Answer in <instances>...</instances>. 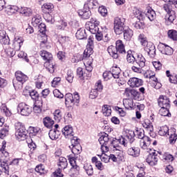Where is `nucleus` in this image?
<instances>
[{
	"instance_id": "42",
	"label": "nucleus",
	"mask_w": 177,
	"mask_h": 177,
	"mask_svg": "<svg viewBox=\"0 0 177 177\" xmlns=\"http://www.w3.org/2000/svg\"><path fill=\"white\" fill-rule=\"evenodd\" d=\"M177 140V135L175 133V131H170V133L169 135V142L171 145H175Z\"/></svg>"
},
{
	"instance_id": "50",
	"label": "nucleus",
	"mask_w": 177,
	"mask_h": 177,
	"mask_svg": "<svg viewBox=\"0 0 177 177\" xmlns=\"http://www.w3.org/2000/svg\"><path fill=\"white\" fill-rule=\"evenodd\" d=\"M125 139H127V140H129L130 143H133V142L135 141V132L130 131L129 133H127L125 136Z\"/></svg>"
},
{
	"instance_id": "33",
	"label": "nucleus",
	"mask_w": 177,
	"mask_h": 177,
	"mask_svg": "<svg viewBox=\"0 0 177 177\" xmlns=\"http://www.w3.org/2000/svg\"><path fill=\"white\" fill-rule=\"evenodd\" d=\"M44 67L50 73V74H53L55 73V64H53V60L52 62H44Z\"/></svg>"
},
{
	"instance_id": "51",
	"label": "nucleus",
	"mask_w": 177,
	"mask_h": 177,
	"mask_svg": "<svg viewBox=\"0 0 177 177\" xmlns=\"http://www.w3.org/2000/svg\"><path fill=\"white\" fill-rule=\"evenodd\" d=\"M136 134L137 137L138 139H140V140L145 139V138H149L148 136H145V130H143V129H137Z\"/></svg>"
},
{
	"instance_id": "9",
	"label": "nucleus",
	"mask_w": 177,
	"mask_h": 177,
	"mask_svg": "<svg viewBox=\"0 0 177 177\" xmlns=\"http://www.w3.org/2000/svg\"><path fill=\"white\" fill-rule=\"evenodd\" d=\"M158 104L159 107H171V101L169 98L165 95H160L158 99Z\"/></svg>"
},
{
	"instance_id": "13",
	"label": "nucleus",
	"mask_w": 177,
	"mask_h": 177,
	"mask_svg": "<svg viewBox=\"0 0 177 177\" xmlns=\"http://www.w3.org/2000/svg\"><path fill=\"white\" fill-rule=\"evenodd\" d=\"M145 47V50L147 52L150 57H154L156 56V46L151 42H149Z\"/></svg>"
},
{
	"instance_id": "49",
	"label": "nucleus",
	"mask_w": 177,
	"mask_h": 177,
	"mask_svg": "<svg viewBox=\"0 0 177 177\" xmlns=\"http://www.w3.org/2000/svg\"><path fill=\"white\" fill-rule=\"evenodd\" d=\"M133 66H131V70L133 73H137L138 74H142L143 71V66H140L136 65L135 63L132 64Z\"/></svg>"
},
{
	"instance_id": "53",
	"label": "nucleus",
	"mask_w": 177,
	"mask_h": 177,
	"mask_svg": "<svg viewBox=\"0 0 177 177\" xmlns=\"http://www.w3.org/2000/svg\"><path fill=\"white\" fill-rule=\"evenodd\" d=\"M0 43L1 45H9L10 44V39L8 35L3 36L1 39H0Z\"/></svg>"
},
{
	"instance_id": "12",
	"label": "nucleus",
	"mask_w": 177,
	"mask_h": 177,
	"mask_svg": "<svg viewBox=\"0 0 177 177\" xmlns=\"http://www.w3.org/2000/svg\"><path fill=\"white\" fill-rule=\"evenodd\" d=\"M127 153L128 156H131L133 158L139 157L140 156V148L136 147H131L127 149Z\"/></svg>"
},
{
	"instance_id": "46",
	"label": "nucleus",
	"mask_w": 177,
	"mask_h": 177,
	"mask_svg": "<svg viewBox=\"0 0 177 177\" xmlns=\"http://www.w3.org/2000/svg\"><path fill=\"white\" fill-rule=\"evenodd\" d=\"M84 168L88 176H92L93 175V167L90 164H86Z\"/></svg>"
},
{
	"instance_id": "21",
	"label": "nucleus",
	"mask_w": 177,
	"mask_h": 177,
	"mask_svg": "<svg viewBox=\"0 0 177 177\" xmlns=\"http://www.w3.org/2000/svg\"><path fill=\"white\" fill-rule=\"evenodd\" d=\"M136 65L140 67H145L146 66V59L142 54H138L136 57Z\"/></svg>"
},
{
	"instance_id": "40",
	"label": "nucleus",
	"mask_w": 177,
	"mask_h": 177,
	"mask_svg": "<svg viewBox=\"0 0 177 177\" xmlns=\"http://www.w3.org/2000/svg\"><path fill=\"white\" fill-rule=\"evenodd\" d=\"M42 101H37L35 105L33 107L34 112L36 113L37 114H39V113L42 111Z\"/></svg>"
},
{
	"instance_id": "47",
	"label": "nucleus",
	"mask_w": 177,
	"mask_h": 177,
	"mask_svg": "<svg viewBox=\"0 0 177 177\" xmlns=\"http://www.w3.org/2000/svg\"><path fill=\"white\" fill-rule=\"evenodd\" d=\"M53 115L54 120H55L57 122H60V120H62V111H60V109L55 110L53 113Z\"/></svg>"
},
{
	"instance_id": "11",
	"label": "nucleus",
	"mask_w": 177,
	"mask_h": 177,
	"mask_svg": "<svg viewBox=\"0 0 177 177\" xmlns=\"http://www.w3.org/2000/svg\"><path fill=\"white\" fill-rule=\"evenodd\" d=\"M128 84L131 88H139V86H142V85H143V80L138 77H131L129 79Z\"/></svg>"
},
{
	"instance_id": "18",
	"label": "nucleus",
	"mask_w": 177,
	"mask_h": 177,
	"mask_svg": "<svg viewBox=\"0 0 177 177\" xmlns=\"http://www.w3.org/2000/svg\"><path fill=\"white\" fill-rule=\"evenodd\" d=\"M39 55L42 57L43 60H44L45 63L52 62V60H53V55H52V53L45 50H41L39 52Z\"/></svg>"
},
{
	"instance_id": "61",
	"label": "nucleus",
	"mask_w": 177,
	"mask_h": 177,
	"mask_svg": "<svg viewBox=\"0 0 177 177\" xmlns=\"http://www.w3.org/2000/svg\"><path fill=\"white\" fill-rule=\"evenodd\" d=\"M19 8L17 7V6H10L8 8V12L10 13L11 15H13L17 12H18L19 13Z\"/></svg>"
},
{
	"instance_id": "58",
	"label": "nucleus",
	"mask_w": 177,
	"mask_h": 177,
	"mask_svg": "<svg viewBox=\"0 0 177 177\" xmlns=\"http://www.w3.org/2000/svg\"><path fill=\"white\" fill-rule=\"evenodd\" d=\"M64 119L65 122H66V124H70L71 122V121H73V115H71V113L66 112L65 113Z\"/></svg>"
},
{
	"instance_id": "5",
	"label": "nucleus",
	"mask_w": 177,
	"mask_h": 177,
	"mask_svg": "<svg viewBox=\"0 0 177 177\" xmlns=\"http://www.w3.org/2000/svg\"><path fill=\"white\" fill-rule=\"evenodd\" d=\"M124 19H121L120 17H115L114 20V31L117 35H121L125 31V25L124 24Z\"/></svg>"
},
{
	"instance_id": "29",
	"label": "nucleus",
	"mask_w": 177,
	"mask_h": 177,
	"mask_svg": "<svg viewBox=\"0 0 177 177\" xmlns=\"http://www.w3.org/2000/svg\"><path fill=\"white\" fill-rule=\"evenodd\" d=\"M133 15L137 17L138 20H143V17H145V13L142 12V11L139 10L138 8L134 7L132 10Z\"/></svg>"
},
{
	"instance_id": "1",
	"label": "nucleus",
	"mask_w": 177,
	"mask_h": 177,
	"mask_svg": "<svg viewBox=\"0 0 177 177\" xmlns=\"http://www.w3.org/2000/svg\"><path fill=\"white\" fill-rule=\"evenodd\" d=\"M15 78L12 80V84L15 89H21L23 88V84L28 80V77L21 71L15 73Z\"/></svg>"
},
{
	"instance_id": "19",
	"label": "nucleus",
	"mask_w": 177,
	"mask_h": 177,
	"mask_svg": "<svg viewBox=\"0 0 177 177\" xmlns=\"http://www.w3.org/2000/svg\"><path fill=\"white\" fill-rule=\"evenodd\" d=\"M99 6V3L96 0H87V2L84 3V8L87 10L91 9H96Z\"/></svg>"
},
{
	"instance_id": "48",
	"label": "nucleus",
	"mask_w": 177,
	"mask_h": 177,
	"mask_svg": "<svg viewBox=\"0 0 177 177\" xmlns=\"http://www.w3.org/2000/svg\"><path fill=\"white\" fill-rule=\"evenodd\" d=\"M29 95L32 100H35L36 102L39 101L38 99H39V94L37 91L32 90L31 91H29Z\"/></svg>"
},
{
	"instance_id": "36",
	"label": "nucleus",
	"mask_w": 177,
	"mask_h": 177,
	"mask_svg": "<svg viewBox=\"0 0 177 177\" xmlns=\"http://www.w3.org/2000/svg\"><path fill=\"white\" fill-rule=\"evenodd\" d=\"M169 109H171V107H160V109L159 110V114L163 117H171Z\"/></svg>"
},
{
	"instance_id": "15",
	"label": "nucleus",
	"mask_w": 177,
	"mask_h": 177,
	"mask_svg": "<svg viewBox=\"0 0 177 177\" xmlns=\"http://www.w3.org/2000/svg\"><path fill=\"white\" fill-rule=\"evenodd\" d=\"M5 149H6V142L3 141L2 142V147L0 149V154L1 156V161H8L9 160V153L6 151H5Z\"/></svg>"
},
{
	"instance_id": "62",
	"label": "nucleus",
	"mask_w": 177,
	"mask_h": 177,
	"mask_svg": "<svg viewBox=\"0 0 177 177\" xmlns=\"http://www.w3.org/2000/svg\"><path fill=\"white\" fill-rule=\"evenodd\" d=\"M9 133V130L7 128L1 129L0 130V139H4L6 136Z\"/></svg>"
},
{
	"instance_id": "63",
	"label": "nucleus",
	"mask_w": 177,
	"mask_h": 177,
	"mask_svg": "<svg viewBox=\"0 0 177 177\" xmlns=\"http://www.w3.org/2000/svg\"><path fill=\"white\" fill-rule=\"evenodd\" d=\"M39 23H41V18L37 17L32 18V24L33 27H38Z\"/></svg>"
},
{
	"instance_id": "57",
	"label": "nucleus",
	"mask_w": 177,
	"mask_h": 177,
	"mask_svg": "<svg viewBox=\"0 0 177 177\" xmlns=\"http://www.w3.org/2000/svg\"><path fill=\"white\" fill-rule=\"evenodd\" d=\"M125 93L126 95L128 93H131L132 96L134 97H136L137 96H139V92L135 89H129V88H126L125 89Z\"/></svg>"
},
{
	"instance_id": "4",
	"label": "nucleus",
	"mask_w": 177,
	"mask_h": 177,
	"mask_svg": "<svg viewBox=\"0 0 177 177\" xmlns=\"http://www.w3.org/2000/svg\"><path fill=\"white\" fill-rule=\"evenodd\" d=\"M15 136H17L19 140H25V139H27L28 131L26 129V127L23 124H21V122H17L15 124Z\"/></svg>"
},
{
	"instance_id": "25",
	"label": "nucleus",
	"mask_w": 177,
	"mask_h": 177,
	"mask_svg": "<svg viewBox=\"0 0 177 177\" xmlns=\"http://www.w3.org/2000/svg\"><path fill=\"white\" fill-rule=\"evenodd\" d=\"M62 132L63 135H64V136L66 138L68 136H74V134H73V127L71 126H66L64 127V129L62 130Z\"/></svg>"
},
{
	"instance_id": "2",
	"label": "nucleus",
	"mask_w": 177,
	"mask_h": 177,
	"mask_svg": "<svg viewBox=\"0 0 177 177\" xmlns=\"http://www.w3.org/2000/svg\"><path fill=\"white\" fill-rule=\"evenodd\" d=\"M65 104L66 107L78 106L80 104V94L77 92H75L73 94L66 93L65 95Z\"/></svg>"
},
{
	"instance_id": "59",
	"label": "nucleus",
	"mask_w": 177,
	"mask_h": 177,
	"mask_svg": "<svg viewBox=\"0 0 177 177\" xmlns=\"http://www.w3.org/2000/svg\"><path fill=\"white\" fill-rule=\"evenodd\" d=\"M85 73L84 72V71L82 70V68H77V75L79 77V78H80V80H85Z\"/></svg>"
},
{
	"instance_id": "14",
	"label": "nucleus",
	"mask_w": 177,
	"mask_h": 177,
	"mask_svg": "<svg viewBox=\"0 0 177 177\" xmlns=\"http://www.w3.org/2000/svg\"><path fill=\"white\" fill-rule=\"evenodd\" d=\"M23 42H24V39L22 37H15L13 41L12 48H14L15 50H20V48L23 46Z\"/></svg>"
},
{
	"instance_id": "30",
	"label": "nucleus",
	"mask_w": 177,
	"mask_h": 177,
	"mask_svg": "<svg viewBox=\"0 0 177 177\" xmlns=\"http://www.w3.org/2000/svg\"><path fill=\"white\" fill-rule=\"evenodd\" d=\"M2 172H5L7 175H9V166L6 161H3L0 162V175L2 174Z\"/></svg>"
},
{
	"instance_id": "43",
	"label": "nucleus",
	"mask_w": 177,
	"mask_h": 177,
	"mask_svg": "<svg viewBox=\"0 0 177 177\" xmlns=\"http://www.w3.org/2000/svg\"><path fill=\"white\" fill-rule=\"evenodd\" d=\"M168 37L172 41H177V31L175 30H169L167 32Z\"/></svg>"
},
{
	"instance_id": "45",
	"label": "nucleus",
	"mask_w": 177,
	"mask_h": 177,
	"mask_svg": "<svg viewBox=\"0 0 177 177\" xmlns=\"http://www.w3.org/2000/svg\"><path fill=\"white\" fill-rule=\"evenodd\" d=\"M174 160V156L168 153H166L162 156V160L164 161V162H172Z\"/></svg>"
},
{
	"instance_id": "22",
	"label": "nucleus",
	"mask_w": 177,
	"mask_h": 177,
	"mask_svg": "<svg viewBox=\"0 0 177 177\" xmlns=\"http://www.w3.org/2000/svg\"><path fill=\"white\" fill-rule=\"evenodd\" d=\"M146 10L145 16L148 17L150 21H153L156 19V11L150 6L147 7Z\"/></svg>"
},
{
	"instance_id": "37",
	"label": "nucleus",
	"mask_w": 177,
	"mask_h": 177,
	"mask_svg": "<svg viewBox=\"0 0 177 177\" xmlns=\"http://www.w3.org/2000/svg\"><path fill=\"white\" fill-rule=\"evenodd\" d=\"M93 54V48L86 47L84 51L83 60H88V57H91V55Z\"/></svg>"
},
{
	"instance_id": "8",
	"label": "nucleus",
	"mask_w": 177,
	"mask_h": 177,
	"mask_svg": "<svg viewBox=\"0 0 177 177\" xmlns=\"http://www.w3.org/2000/svg\"><path fill=\"white\" fill-rule=\"evenodd\" d=\"M99 24H100V22H99L96 19H91V21L88 22L86 25V28H88V30L91 34H97L99 32Z\"/></svg>"
},
{
	"instance_id": "56",
	"label": "nucleus",
	"mask_w": 177,
	"mask_h": 177,
	"mask_svg": "<svg viewBox=\"0 0 177 177\" xmlns=\"http://www.w3.org/2000/svg\"><path fill=\"white\" fill-rule=\"evenodd\" d=\"M112 77L118 80V78H120V68H113L112 69Z\"/></svg>"
},
{
	"instance_id": "17",
	"label": "nucleus",
	"mask_w": 177,
	"mask_h": 177,
	"mask_svg": "<svg viewBox=\"0 0 177 177\" xmlns=\"http://www.w3.org/2000/svg\"><path fill=\"white\" fill-rule=\"evenodd\" d=\"M150 145H151V140L149 137H145L144 139L140 140V147L142 150H149Z\"/></svg>"
},
{
	"instance_id": "35",
	"label": "nucleus",
	"mask_w": 177,
	"mask_h": 177,
	"mask_svg": "<svg viewBox=\"0 0 177 177\" xmlns=\"http://www.w3.org/2000/svg\"><path fill=\"white\" fill-rule=\"evenodd\" d=\"M138 40L142 46H146L149 42L147 41V37L146 35H145L143 33H141L138 35Z\"/></svg>"
},
{
	"instance_id": "7",
	"label": "nucleus",
	"mask_w": 177,
	"mask_h": 177,
	"mask_svg": "<svg viewBox=\"0 0 177 177\" xmlns=\"http://www.w3.org/2000/svg\"><path fill=\"white\" fill-rule=\"evenodd\" d=\"M98 142L101 145V150L103 153L109 151V147L107 145L110 142V138H109V134L104 133L98 139Z\"/></svg>"
},
{
	"instance_id": "41",
	"label": "nucleus",
	"mask_w": 177,
	"mask_h": 177,
	"mask_svg": "<svg viewBox=\"0 0 177 177\" xmlns=\"http://www.w3.org/2000/svg\"><path fill=\"white\" fill-rule=\"evenodd\" d=\"M43 123L44 124V127H46V128H51L52 125L55 124L53 120L50 117H46L43 120Z\"/></svg>"
},
{
	"instance_id": "38",
	"label": "nucleus",
	"mask_w": 177,
	"mask_h": 177,
	"mask_svg": "<svg viewBox=\"0 0 177 177\" xmlns=\"http://www.w3.org/2000/svg\"><path fill=\"white\" fill-rule=\"evenodd\" d=\"M142 127L147 129L149 132H153L154 129L153 128V124L150 122V120H145L142 123Z\"/></svg>"
},
{
	"instance_id": "26",
	"label": "nucleus",
	"mask_w": 177,
	"mask_h": 177,
	"mask_svg": "<svg viewBox=\"0 0 177 177\" xmlns=\"http://www.w3.org/2000/svg\"><path fill=\"white\" fill-rule=\"evenodd\" d=\"M75 37L77 39H86V32L85 31V29L84 28H80L79 29L76 34Z\"/></svg>"
},
{
	"instance_id": "31",
	"label": "nucleus",
	"mask_w": 177,
	"mask_h": 177,
	"mask_svg": "<svg viewBox=\"0 0 177 177\" xmlns=\"http://www.w3.org/2000/svg\"><path fill=\"white\" fill-rule=\"evenodd\" d=\"M57 165L61 169H66L67 168V165H68V163L67 162V159L64 157H60L59 158V162Z\"/></svg>"
},
{
	"instance_id": "6",
	"label": "nucleus",
	"mask_w": 177,
	"mask_h": 177,
	"mask_svg": "<svg viewBox=\"0 0 177 177\" xmlns=\"http://www.w3.org/2000/svg\"><path fill=\"white\" fill-rule=\"evenodd\" d=\"M17 111L20 113L21 115L27 117L32 112V108L24 102H21L18 104Z\"/></svg>"
},
{
	"instance_id": "23",
	"label": "nucleus",
	"mask_w": 177,
	"mask_h": 177,
	"mask_svg": "<svg viewBox=\"0 0 177 177\" xmlns=\"http://www.w3.org/2000/svg\"><path fill=\"white\" fill-rule=\"evenodd\" d=\"M69 162L71 165V171L73 172V174H77L78 171H80V167L77 165V162L75 161V158H69Z\"/></svg>"
},
{
	"instance_id": "28",
	"label": "nucleus",
	"mask_w": 177,
	"mask_h": 177,
	"mask_svg": "<svg viewBox=\"0 0 177 177\" xmlns=\"http://www.w3.org/2000/svg\"><path fill=\"white\" fill-rule=\"evenodd\" d=\"M127 63H129V64H135L136 62V57H135L133 56V54H132V51L131 50H128L127 53Z\"/></svg>"
},
{
	"instance_id": "39",
	"label": "nucleus",
	"mask_w": 177,
	"mask_h": 177,
	"mask_svg": "<svg viewBox=\"0 0 177 177\" xmlns=\"http://www.w3.org/2000/svg\"><path fill=\"white\" fill-rule=\"evenodd\" d=\"M171 131H169V129L168 126H163L160 127V129L158 131V133L160 136H169Z\"/></svg>"
},
{
	"instance_id": "44",
	"label": "nucleus",
	"mask_w": 177,
	"mask_h": 177,
	"mask_svg": "<svg viewBox=\"0 0 177 177\" xmlns=\"http://www.w3.org/2000/svg\"><path fill=\"white\" fill-rule=\"evenodd\" d=\"M102 113L105 117H110L111 115V108L109 105H104L102 106Z\"/></svg>"
},
{
	"instance_id": "54",
	"label": "nucleus",
	"mask_w": 177,
	"mask_h": 177,
	"mask_svg": "<svg viewBox=\"0 0 177 177\" xmlns=\"http://www.w3.org/2000/svg\"><path fill=\"white\" fill-rule=\"evenodd\" d=\"M57 28L58 30H68V25L67 24V22L64 21H61L60 24L57 26Z\"/></svg>"
},
{
	"instance_id": "52",
	"label": "nucleus",
	"mask_w": 177,
	"mask_h": 177,
	"mask_svg": "<svg viewBox=\"0 0 177 177\" xmlns=\"http://www.w3.org/2000/svg\"><path fill=\"white\" fill-rule=\"evenodd\" d=\"M66 81L69 82L70 84L73 83V80H74V73H73V71L68 70L66 73Z\"/></svg>"
},
{
	"instance_id": "10",
	"label": "nucleus",
	"mask_w": 177,
	"mask_h": 177,
	"mask_svg": "<svg viewBox=\"0 0 177 177\" xmlns=\"http://www.w3.org/2000/svg\"><path fill=\"white\" fill-rule=\"evenodd\" d=\"M147 162L151 165V167L157 165V162H158V156L157 155V153L153 152L152 153H149L147 158Z\"/></svg>"
},
{
	"instance_id": "27",
	"label": "nucleus",
	"mask_w": 177,
	"mask_h": 177,
	"mask_svg": "<svg viewBox=\"0 0 177 177\" xmlns=\"http://www.w3.org/2000/svg\"><path fill=\"white\" fill-rule=\"evenodd\" d=\"M48 136L51 140H56V139H59V136H60V131L55 129L50 130Z\"/></svg>"
},
{
	"instance_id": "20",
	"label": "nucleus",
	"mask_w": 177,
	"mask_h": 177,
	"mask_svg": "<svg viewBox=\"0 0 177 177\" xmlns=\"http://www.w3.org/2000/svg\"><path fill=\"white\" fill-rule=\"evenodd\" d=\"M108 53L113 59H118L120 57V54L117 50V48L114 46H109L107 48Z\"/></svg>"
},
{
	"instance_id": "55",
	"label": "nucleus",
	"mask_w": 177,
	"mask_h": 177,
	"mask_svg": "<svg viewBox=\"0 0 177 177\" xmlns=\"http://www.w3.org/2000/svg\"><path fill=\"white\" fill-rule=\"evenodd\" d=\"M138 20L139 21H136V23L134 24L135 28H136L137 30H142L145 28V22L141 21L140 20L142 19Z\"/></svg>"
},
{
	"instance_id": "34",
	"label": "nucleus",
	"mask_w": 177,
	"mask_h": 177,
	"mask_svg": "<svg viewBox=\"0 0 177 177\" xmlns=\"http://www.w3.org/2000/svg\"><path fill=\"white\" fill-rule=\"evenodd\" d=\"M19 13L23 15L24 16H30L32 13V10L27 7H21L19 8Z\"/></svg>"
},
{
	"instance_id": "60",
	"label": "nucleus",
	"mask_w": 177,
	"mask_h": 177,
	"mask_svg": "<svg viewBox=\"0 0 177 177\" xmlns=\"http://www.w3.org/2000/svg\"><path fill=\"white\" fill-rule=\"evenodd\" d=\"M102 77L104 78V80H105V81H109V80H111V78L113 77V74L111 71H105Z\"/></svg>"
},
{
	"instance_id": "24",
	"label": "nucleus",
	"mask_w": 177,
	"mask_h": 177,
	"mask_svg": "<svg viewBox=\"0 0 177 177\" xmlns=\"http://www.w3.org/2000/svg\"><path fill=\"white\" fill-rule=\"evenodd\" d=\"M124 39L126 41H131L132 37L133 36V30H131L127 26L125 28L124 32Z\"/></svg>"
},
{
	"instance_id": "16",
	"label": "nucleus",
	"mask_w": 177,
	"mask_h": 177,
	"mask_svg": "<svg viewBox=\"0 0 177 177\" xmlns=\"http://www.w3.org/2000/svg\"><path fill=\"white\" fill-rule=\"evenodd\" d=\"M158 48H162V49H164L163 50H161V53L163 55H167V56H172V55H174V49L168 45L160 44Z\"/></svg>"
},
{
	"instance_id": "64",
	"label": "nucleus",
	"mask_w": 177,
	"mask_h": 177,
	"mask_svg": "<svg viewBox=\"0 0 177 177\" xmlns=\"http://www.w3.org/2000/svg\"><path fill=\"white\" fill-rule=\"evenodd\" d=\"M64 175L62 174V169L59 168L55 172H53L52 177H63Z\"/></svg>"
},
{
	"instance_id": "3",
	"label": "nucleus",
	"mask_w": 177,
	"mask_h": 177,
	"mask_svg": "<svg viewBox=\"0 0 177 177\" xmlns=\"http://www.w3.org/2000/svg\"><path fill=\"white\" fill-rule=\"evenodd\" d=\"M162 9L167 13V15L165 16V20L167 21V24H174V21H175L176 19V12L172 10L171 5L164 4Z\"/></svg>"
},
{
	"instance_id": "32",
	"label": "nucleus",
	"mask_w": 177,
	"mask_h": 177,
	"mask_svg": "<svg viewBox=\"0 0 177 177\" xmlns=\"http://www.w3.org/2000/svg\"><path fill=\"white\" fill-rule=\"evenodd\" d=\"M79 15L82 16V19H89L91 16V10H87L84 7L83 10L79 12Z\"/></svg>"
}]
</instances>
